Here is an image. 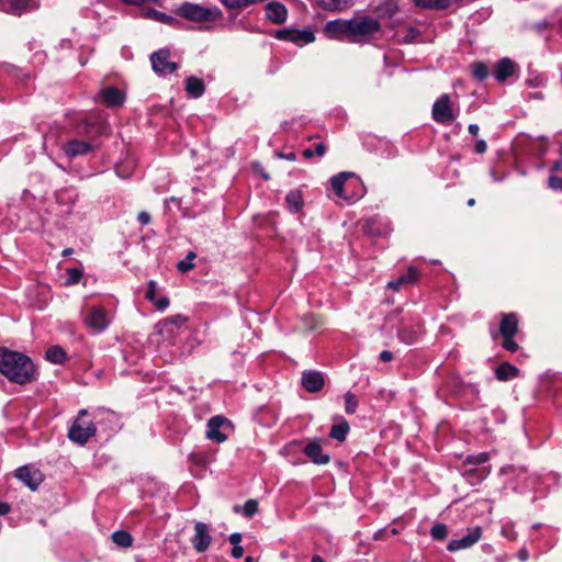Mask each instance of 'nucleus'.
I'll list each match as a JSON object with an SVG mask.
<instances>
[{"label": "nucleus", "mask_w": 562, "mask_h": 562, "mask_svg": "<svg viewBox=\"0 0 562 562\" xmlns=\"http://www.w3.org/2000/svg\"><path fill=\"white\" fill-rule=\"evenodd\" d=\"M487 149V145L483 139H477L475 142V151L479 154H484Z\"/></svg>", "instance_id": "nucleus-48"}, {"label": "nucleus", "mask_w": 562, "mask_h": 562, "mask_svg": "<svg viewBox=\"0 0 562 562\" xmlns=\"http://www.w3.org/2000/svg\"><path fill=\"white\" fill-rule=\"evenodd\" d=\"M518 330V318L514 313L504 314L499 325L502 337L515 336Z\"/></svg>", "instance_id": "nucleus-22"}, {"label": "nucleus", "mask_w": 562, "mask_h": 562, "mask_svg": "<svg viewBox=\"0 0 562 562\" xmlns=\"http://www.w3.org/2000/svg\"><path fill=\"white\" fill-rule=\"evenodd\" d=\"M157 19L160 21H167L170 20V18H167L164 13H156Z\"/></svg>", "instance_id": "nucleus-61"}, {"label": "nucleus", "mask_w": 562, "mask_h": 562, "mask_svg": "<svg viewBox=\"0 0 562 562\" xmlns=\"http://www.w3.org/2000/svg\"><path fill=\"white\" fill-rule=\"evenodd\" d=\"M303 156L305 158H312L314 156V150L311 148H306L303 150Z\"/></svg>", "instance_id": "nucleus-57"}, {"label": "nucleus", "mask_w": 562, "mask_h": 562, "mask_svg": "<svg viewBox=\"0 0 562 562\" xmlns=\"http://www.w3.org/2000/svg\"><path fill=\"white\" fill-rule=\"evenodd\" d=\"M116 173L122 177V178H126L128 177V173H124L121 169V167H116Z\"/></svg>", "instance_id": "nucleus-60"}, {"label": "nucleus", "mask_w": 562, "mask_h": 562, "mask_svg": "<svg viewBox=\"0 0 562 562\" xmlns=\"http://www.w3.org/2000/svg\"><path fill=\"white\" fill-rule=\"evenodd\" d=\"M529 554H528V551L526 549H521L518 551V559L522 562L527 561Z\"/></svg>", "instance_id": "nucleus-54"}, {"label": "nucleus", "mask_w": 562, "mask_h": 562, "mask_svg": "<svg viewBox=\"0 0 562 562\" xmlns=\"http://www.w3.org/2000/svg\"><path fill=\"white\" fill-rule=\"evenodd\" d=\"M187 322V317L182 315H175L172 317L166 318L165 321L158 324L159 331L162 334L164 331H172V326L180 327Z\"/></svg>", "instance_id": "nucleus-29"}, {"label": "nucleus", "mask_w": 562, "mask_h": 562, "mask_svg": "<svg viewBox=\"0 0 562 562\" xmlns=\"http://www.w3.org/2000/svg\"><path fill=\"white\" fill-rule=\"evenodd\" d=\"M361 229L364 234L370 236H378L383 233L380 227V218L378 216L366 218L361 224Z\"/></svg>", "instance_id": "nucleus-28"}, {"label": "nucleus", "mask_w": 562, "mask_h": 562, "mask_svg": "<svg viewBox=\"0 0 562 562\" xmlns=\"http://www.w3.org/2000/svg\"><path fill=\"white\" fill-rule=\"evenodd\" d=\"M177 14L192 22H213L222 18L217 8H206L200 4L184 2L177 9Z\"/></svg>", "instance_id": "nucleus-4"}, {"label": "nucleus", "mask_w": 562, "mask_h": 562, "mask_svg": "<svg viewBox=\"0 0 562 562\" xmlns=\"http://www.w3.org/2000/svg\"><path fill=\"white\" fill-rule=\"evenodd\" d=\"M231 428V422L222 416H213L207 422L206 437L216 442H224L227 435L221 429Z\"/></svg>", "instance_id": "nucleus-11"}, {"label": "nucleus", "mask_w": 562, "mask_h": 562, "mask_svg": "<svg viewBox=\"0 0 562 562\" xmlns=\"http://www.w3.org/2000/svg\"><path fill=\"white\" fill-rule=\"evenodd\" d=\"M103 102L109 106H116L123 103V93L114 87H108L100 92Z\"/></svg>", "instance_id": "nucleus-23"}, {"label": "nucleus", "mask_w": 562, "mask_h": 562, "mask_svg": "<svg viewBox=\"0 0 562 562\" xmlns=\"http://www.w3.org/2000/svg\"><path fill=\"white\" fill-rule=\"evenodd\" d=\"M10 512V506L7 503H0V516Z\"/></svg>", "instance_id": "nucleus-56"}, {"label": "nucleus", "mask_w": 562, "mask_h": 562, "mask_svg": "<svg viewBox=\"0 0 562 562\" xmlns=\"http://www.w3.org/2000/svg\"><path fill=\"white\" fill-rule=\"evenodd\" d=\"M317 5L330 12H344L356 3V0H316Z\"/></svg>", "instance_id": "nucleus-19"}, {"label": "nucleus", "mask_w": 562, "mask_h": 562, "mask_svg": "<svg viewBox=\"0 0 562 562\" xmlns=\"http://www.w3.org/2000/svg\"><path fill=\"white\" fill-rule=\"evenodd\" d=\"M68 278L66 280L67 285L77 284L82 278L83 271L80 268H69L67 269Z\"/></svg>", "instance_id": "nucleus-39"}, {"label": "nucleus", "mask_w": 562, "mask_h": 562, "mask_svg": "<svg viewBox=\"0 0 562 562\" xmlns=\"http://www.w3.org/2000/svg\"><path fill=\"white\" fill-rule=\"evenodd\" d=\"M311 562H325L319 555H314Z\"/></svg>", "instance_id": "nucleus-62"}, {"label": "nucleus", "mask_w": 562, "mask_h": 562, "mask_svg": "<svg viewBox=\"0 0 562 562\" xmlns=\"http://www.w3.org/2000/svg\"><path fill=\"white\" fill-rule=\"evenodd\" d=\"M258 510V503L255 499H248L243 506L245 517H252Z\"/></svg>", "instance_id": "nucleus-41"}, {"label": "nucleus", "mask_w": 562, "mask_h": 562, "mask_svg": "<svg viewBox=\"0 0 562 562\" xmlns=\"http://www.w3.org/2000/svg\"><path fill=\"white\" fill-rule=\"evenodd\" d=\"M549 188L554 191H562V178L557 176H550L548 179Z\"/></svg>", "instance_id": "nucleus-44"}, {"label": "nucleus", "mask_w": 562, "mask_h": 562, "mask_svg": "<svg viewBox=\"0 0 562 562\" xmlns=\"http://www.w3.org/2000/svg\"><path fill=\"white\" fill-rule=\"evenodd\" d=\"M490 459L487 452H480L477 454H471L467 457L465 462L469 464H482L485 463Z\"/></svg>", "instance_id": "nucleus-42"}, {"label": "nucleus", "mask_w": 562, "mask_h": 562, "mask_svg": "<svg viewBox=\"0 0 562 562\" xmlns=\"http://www.w3.org/2000/svg\"><path fill=\"white\" fill-rule=\"evenodd\" d=\"M254 170H255L257 173L261 175V177H262L265 180H269V179H270L269 175L262 170L261 165H260L259 162L254 164Z\"/></svg>", "instance_id": "nucleus-51"}, {"label": "nucleus", "mask_w": 562, "mask_h": 562, "mask_svg": "<svg viewBox=\"0 0 562 562\" xmlns=\"http://www.w3.org/2000/svg\"><path fill=\"white\" fill-rule=\"evenodd\" d=\"M71 254H72V249H71V248H66V249H64V251H63V256H65V257H66V256H70Z\"/></svg>", "instance_id": "nucleus-63"}, {"label": "nucleus", "mask_w": 562, "mask_h": 562, "mask_svg": "<svg viewBox=\"0 0 562 562\" xmlns=\"http://www.w3.org/2000/svg\"><path fill=\"white\" fill-rule=\"evenodd\" d=\"M418 276H419V271L414 267H409L405 274H402L397 279L390 281L387 283V288H390L394 291H400V289L404 284L415 283L418 279Z\"/></svg>", "instance_id": "nucleus-21"}, {"label": "nucleus", "mask_w": 562, "mask_h": 562, "mask_svg": "<svg viewBox=\"0 0 562 562\" xmlns=\"http://www.w3.org/2000/svg\"><path fill=\"white\" fill-rule=\"evenodd\" d=\"M194 550L199 553L205 552L211 542L212 537L210 535V527L201 521L195 522L194 525V535L191 540Z\"/></svg>", "instance_id": "nucleus-12"}, {"label": "nucleus", "mask_w": 562, "mask_h": 562, "mask_svg": "<svg viewBox=\"0 0 562 562\" xmlns=\"http://www.w3.org/2000/svg\"><path fill=\"white\" fill-rule=\"evenodd\" d=\"M385 533H386V530H379L374 533V539L375 540L382 539Z\"/></svg>", "instance_id": "nucleus-59"}, {"label": "nucleus", "mask_w": 562, "mask_h": 562, "mask_svg": "<svg viewBox=\"0 0 562 562\" xmlns=\"http://www.w3.org/2000/svg\"><path fill=\"white\" fill-rule=\"evenodd\" d=\"M156 307L160 311L165 310L169 305V300L167 297H160L158 300L151 301Z\"/></svg>", "instance_id": "nucleus-47"}, {"label": "nucleus", "mask_w": 562, "mask_h": 562, "mask_svg": "<svg viewBox=\"0 0 562 562\" xmlns=\"http://www.w3.org/2000/svg\"><path fill=\"white\" fill-rule=\"evenodd\" d=\"M302 385L307 392H319L324 386L323 374L318 371H304L302 374Z\"/></svg>", "instance_id": "nucleus-16"}, {"label": "nucleus", "mask_w": 562, "mask_h": 562, "mask_svg": "<svg viewBox=\"0 0 562 562\" xmlns=\"http://www.w3.org/2000/svg\"><path fill=\"white\" fill-rule=\"evenodd\" d=\"M471 70L473 77L477 80H484L488 76V68L484 63L476 61L471 65Z\"/></svg>", "instance_id": "nucleus-35"}, {"label": "nucleus", "mask_w": 562, "mask_h": 562, "mask_svg": "<svg viewBox=\"0 0 562 562\" xmlns=\"http://www.w3.org/2000/svg\"><path fill=\"white\" fill-rule=\"evenodd\" d=\"M244 554V548L239 544V546H234L233 549H232V552H231V555L234 558V559H239L241 558Z\"/></svg>", "instance_id": "nucleus-49"}, {"label": "nucleus", "mask_w": 562, "mask_h": 562, "mask_svg": "<svg viewBox=\"0 0 562 562\" xmlns=\"http://www.w3.org/2000/svg\"><path fill=\"white\" fill-rule=\"evenodd\" d=\"M482 537V529L480 527H474L468 530V533L459 539L451 540L447 549L451 552L468 549L475 544Z\"/></svg>", "instance_id": "nucleus-13"}, {"label": "nucleus", "mask_w": 562, "mask_h": 562, "mask_svg": "<svg viewBox=\"0 0 562 562\" xmlns=\"http://www.w3.org/2000/svg\"><path fill=\"white\" fill-rule=\"evenodd\" d=\"M87 414V409H80L78 418L74 422L68 431L69 439L79 445H85L95 434V426L92 422L81 420Z\"/></svg>", "instance_id": "nucleus-6"}, {"label": "nucleus", "mask_w": 562, "mask_h": 562, "mask_svg": "<svg viewBox=\"0 0 562 562\" xmlns=\"http://www.w3.org/2000/svg\"><path fill=\"white\" fill-rule=\"evenodd\" d=\"M430 535L436 540H443L448 536V528L445 524H435L431 527Z\"/></svg>", "instance_id": "nucleus-38"}, {"label": "nucleus", "mask_w": 562, "mask_h": 562, "mask_svg": "<svg viewBox=\"0 0 562 562\" xmlns=\"http://www.w3.org/2000/svg\"><path fill=\"white\" fill-rule=\"evenodd\" d=\"M29 0H0V10L20 15L27 8Z\"/></svg>", "instance_id": "nucleus-25"}, {"label": "nucleus", "mask_w": 562, "mask_h": 562, "mask_svg": "<svg viewBox=\"0 0 562 562\" xmlns=\"http://www.w3.org/2000/svg\"><path fill=\"white\" fill-rule=\"evenodd\" d=\"M495 375L499 381H507L509 379L517 378L519 375V370L508 362H503L497 367Z\"/></svg>", "instance_id": "nucleus-27"}, {"label": "nucleus", "mask_w": 562, "mask_h": 562, "mask_svg": "<svg viewBox=\"0 0 562 562\" xmlns=\"http://www.w3.org/2000/svg\"><path fill=\"white\" fill-rule=\"evenodd\" d=\"M324 34L330 40L349 42V20L337 19L324 26Z\"/></svg>", "instance_id": "nucleus-10"}, {"label": "nucleus", "mask_w": 562, "mask_h": 562, "mask_svg": "<svg viewBox=\"0 0 562 562\" xmlns=\"http://www.w3.org/2000/svg\"><path fill=\"white\" fill-rule=\"evenodd\" d=\"M413 2L423 9L441 10L448 8L452 0H413Z\"/></svg>", "instance_id": "nucleus-30"}, {"label": "nucleus", "mask_w": 562, "mask_h": 562, "mask_svg": "<svg viewBox=\"0 0 562 562\" xmlns=\"http://www.w3.org/2000/svg\"><path fill=\"white\" fill-rule=\"evenodd\" d=\"M431 116L435 122L442 125L450 124L457 119L458 111L456 112L449 94L445 93L435 101Z\"/></svg>", "instance_id": "nucleus-5"}, {"label": "nucleus", "mask_w": 562, "mask_h": 562, "mask_svg": "<svg viewBox=\"0 0 562 562\" xmlns=\"http://www.w3.org/2000/svg\"><path fill=\"white\" fill-rule=\"evenodd\" d=\"M381 31L378 19L369 15H356L349 19V42L367 43L373 35Z\"/></svg>", "instance_id": "nucleus-3"}, {"label": "nucleus", "mask_w": 562, "mask_h": 562, "mask_svg": "<svg viewBox=\"0 0 562 562\" xmlns=\"http://www.w3.org/2000/svg\"><path fill=\"white\" fill-rule=\"evenodd\" d=\"M480 131V127L477 124H470L469 125V132L471 135L476 136Z\"/></svg>", "instance_id": "nucleus-55"}, {"label": "nucleus", "mask_w": 562, "mask_h": 562, "mask_svg": "<svg viewBox=\"0 0 562 562\" xmlns=\"http://www.w3.org/2000/svg\"><path fill=\"white\" fill-rule=\"evenodd\" d=\"M170 52L168 49H159L151 54L150 61L153 69L160 76L172 74L177 70L178 65L175 61H170Z\"/></svg>", "instance_id": "nucleus-8"}, {"label": "nucleus", "mask_w": 562, "mask_h": 562, "mask_svg": "<svg viewBox=\"0 0 562 562\" xmlns=\"http://www.w3.org/2000/svg\"><path fill=\"white\" fill-rule=\"evenodd\" d=\"M393 358V355L392 352L387 351V350H384L380 353V359L384 362H389L391 361Z\"/></svg>", "instance_id": "nucleus-53"}, {"label": "nucleus", "mask_w": 562, "mask_h": 562, "mask_svg": "<svg viewBox=\"0 0 562 562\" xmlns=\"http://www.w3.org/2000/svg\"><path fill=\"white\" fill-rule=\"evenodd\" d=\"M348 431L349 425L347 422L344 420L331 427L329 436L338 441H344L346 439Z\"/></svg>", "instance_id": "nucleus-33"}, {"label": "nucleus", "mask_w": 562, "mask_h": 562, "mask_svg": "<svg viewBox=\"0 0 562 562\" xmlns=\"http://www.w3.org/2000/svg\"><path fill=\"white\" fill-rule=\"evenodd\" d=\"M113 542L121 548H130L133 544V537L130 532L119 530L112 533Z\"/></svg>", "instance_id": "nucleus-31"}, {"label": "nucleus", "mask_w": 562, "mask_h": 562, "mask_svg": "<svg viewBox=\"0 0 562 562\" xmlns=\"http://www.w3.org/2000/svg\"><path fill=\"white\" fill-rule=\"evenodd\" d=\"M420 334L419 325H412L403 323L398 329L397 336L401 341L406 345L414 344Z\"/></svg>", "instance_id": "nucleus-20"}, {"label": "nucleus", "mask_w": 562, "mask_h": 562, "mask_svg": "<svg viewBox=\"0 0 562 562\" xmlns=\"http://www.w3.org/2000/svg\"><path fill=\"white\" fill-rule=\"evenodd\" d=\"M85 324L93 331L101 333L110 325V318L102 306H92L88 308L85 315Z\"/></svg>", "instance_id": "nucleus-7"}, {"label": "nucleus", "mask_w": 562, "mask_h": 562, "mask_svg": "<svg viewBox=\"0 0 562 562\" xmlns=\"http://www.w3.org/2000/svg\"><path fill=\"white\" fill-rule=\"evenodd\" d=\"M266 18L274 24H282L288 19V9L284 4L271 1L265 7Z\"/></svg>", "instance_id": "nucleus-15"}, {"label": "nucleus", "mask_w": 562, "mask_h": 562, "mask_svg": "<svg viewBox=\"0 0 562 562\" xmlns=\"http://www.w3.org/2000/svg\"><path fill=\"white\" fill-rule=\"evenodd\" d=\"M91 150L90 144L77 139H72L64 145V151L68 157L85 155Z\"/></svg>", "instance_id": "nucleus-24"}, {"label": "nucleus", "mask_w": 562, "mask_h": 562, "mask_svg": "<svg viewBox=\"0 0 562 562\" xmlns=\"http://www.w3.org/2000/svg\"><path fill=\"white\" fill-rule=\"evenodd\" d=\"M325 153H326V146L322 143L317 144L315 147L314 154L322 157L325 155Z\"/></svg>", "instance_id": "nucleus-52"}, {"label": "nucleus", "mask_w": 562, "mask_h": 562, "mask_svg": "<svg viewBox=\"0 0 562 562\" xmlns=\"http://www.w3.org/2000/svg\"><path fill=\"white\" fill-rule=\"evenodd\" d=\"M228 540L233 547L239 546L241 542V535L239 532H234L229 536Z\"/></svg>", "instance_id": "nucleus-50"}, {"label": "nucleus", "mask_w": 562, "mask_h": 562, "mask_svg": "<svg viewBox=\"0 0 562 562\" xmlns=\"http://www.w3.org/2000/svg\"><path fill=\"white\" fill-rule=\"evenodd\" d=\"M357 406H358L357 396L351 392H347L345 394V411H346V413L353 414L356 412Z\"/></svg>", "instance_id": "nucleus-37"}, {"label": "nucleus", "mask_w": 562, "mask_h": 562, "mask_svg": "<svg viewBox=\"0 0 562 562\" xmlns=\"http://www.w3.org/2000/svg\"><path fill=\"white\" fill-rule=\"evenodd\" d=\"M0 373L18 384L31 383L36 379L35 366L27 356L4 348H0Z\"/></svg>", "instance_id": "nucleus-1"}, {"label": "nucleus", "mask_w": 562, "mask_h": 562, "mask_svg": "<svg viewBox=\"0 0 562 562\" xmlns=\"http://www.w3.org/2000/svg\"><path fill=\"white\" fill-rule=\"evenodd\" d=\"M302 322L305 330H313L321 324V321L315 315H305L302 317Z\"/></svg>", "instance_id": "nucleus-40"}, {"label": "nucleus", "mask_w": 562, "mask_h": 562, "mask_svg": "<svg viewBox=\"0 0 562 562\" xmlns=\"http://www.w3.org/2000/svg\"><path fill=\"white\" fill-rule=\"evenodd\" d=\"M517 69V66L515 63L505 57L497 61L495 65V78L499 82H504L508 77L514 75L515 70Z\"/></svg>", "instance_id": "nucleus-18"}, {"label": "nucleus", "mask_w": 562, "mask_h": 562, "mask_svg": "<svg viewBox=\"0 0 562 562\" xmlns=\"http://www.w3.org/2000/svg\"><path fill=\"white\" fill-rule=\"evenodd\" d=\"M205 87L203 80L198 77H188L186 80V91L193 98H200L204 93Z\"/></svg>", "instance_id": "nucleus-26"}, {"label": "nucleus", "mask_w": 562, "mask_h": 562, "mask_svg": "<svg viewBox=\"0 0 562 562\" xmlns=\"http://www.w3.org/2000/svg\"><path fill=\"white\" fill-rule=\"evenodd\" d=\"M285 158L289 160H295L296 156L294 153H290L289 155L285 156Z\"/></svg>", "instance_id": "nucleus-64"}, {"label": "nucleus", "mask_w": 562, "mask_h": 562, "mask_svg": "<svg viewBox=\"0 0 562 562\" xmlns=\"http://www.w3.org/2000/svg\"><path fill=\"white\" fill-rule=\"evenodd\" d=\"M156 291H157L156 282L155 281H149L148 284H147V291L145 293V297L147 300H149V301H154L155 295H156Z\"/></svg>", "instance_id": "nucleus-45"}, {"label": "nucleus", "mask_w": 562, "mask_h": 562, "mask_svg": "<svg viewBox=\"0 0 562 562\" xmlns=\"http://www.w3.org/2000/svg\"><path fill=\"white\" fill-rule=\"evenodd\" d=\"M15 476L21 480L32 491H35L43 482V474L30 467H21L16 470Z\"/></svg>", "instance_id": "nucleus-14"}, {"label": "nucleus", "mask_w": 562, "mask_h": 562, "mask_svg": "<svg viewBox=\"0 0 562 562\" xmlns=\"http://www.w3.org/2000/svg\"><path fill=\"white\" fill-rule=\"evenodd\" d=\"M286 203L291 210L299 212L303 205L302 194L297 190L290 191L286 194Z\"/></svg>", "instance_id": "nucleus-32"}, {"label": "nucleus", "mask_w": 562, "mask_h": 562, "mask_svg": "<svg viewBox=\"0 0 562 562\" xmlns=\"http://www.w3.org/2000/svg\"><path fill=\"white\" fill-rule=\"evenodd\" d=\"M137 220L142 225H147L150 223L151 217L150 214L147 213L146 211H140L137 215Z\"/></svg>", "instance_id": "nucleus-46"}, {"label": "nucleus", "mask_w": 562, "mask_h": 562, "mask_svg": "<svg viewBox=\"0 0 562 562\" xmlns=\"http://www.w3.org/2000/svg\"><path fill=\"white\" fill-rule=\"evenodd\" d=\"M196 255L193 251L188 252L187 257L177 263V268L180 272L186 273L193 269Z\"/></svg>", "instance_id": "nucleus-36"}, {"label": "nucleus", "mask_w": 562, "mask_h": 562, "mask_svg": "<svg viewBox=\"0 0 562 562\" xmlns=\"http://www.w3.org/2000/svg\"><path fill=\"white\" fill-rule=\"evenodd\" d=\"M561 170H562V162L561 161L554 162V165L552 166V171L553 172H558V171H561Z\"/></svg>", "instance_id": "nucleus-58"}, {"label": "nucleus", "mask_w": 562, "mask_h": 562, "mask_svg": "<svg viewBox=\"0 0 562 562\" xmlns=\"http://www.w3.org/2000/svg\"><path fill=\"white\" fill-rule=\"evenodd\" d=\"M303 451L316 464H326L330 460L328 454L323 453L321 443L317 440L308 442Z\"/></svg>", "instance_id": "nucleus-17"}, {"label": "nucleus", "mask_w": 562, "mask_h": 562, "mask_svg": "<svg viewBox=\"0 0 562 562\" xmlns=\"http://www.w3.org/2000/svg\"><path fill=\"white\" fill-rule=\"evenodd\" d=\"M331 189L338 198L352 203L364 194V187L353 172H340L330 179Z\"/></svg>", "instance_id": "nucleus-2"}, {"label": "nucleus", "mask_w": 562, "mask_h": 562, "mask_svg": "<svg viewBox=\"0 0 562 562\" xmlns=\"http://www.w3.org/2000/svg\"><path fill=\"white\" fill-rule=\"evenodd\" d=\"M46 358L53 363H63L66 359V352L63 348L54 346L46 351Z\"/></svg>", "instance_id": "nucleus-34"}, {"label": "nucleus", "mask_w": 562, "mask_h": 562, "mask_svg": "<svg viewBox=\"0 0 562 562\" xmlns=\"http://www.w3.org/2000/svg\"><path fill=\"white\" fill-rule=\"evenodd\" d=\"M504 340H503V348L510 351V352H515L518 350V345L517 342L514 341V336H505L503 337Z\"/></svg>", "instance_id": "nucleus-43"}, {"label": "nucleus", "mask_w": 562, "mask_h": 562, "mask_svg": "<svg viewBox=\"0 0 562 562\" xmlns=\"http://www.w3.org/2000/svg\"><path fill=\"white\" fill-rule=\"evenodd\" d=\"M276 37L283 41L295 43L296 45H305L315 41V35L310 30H292L284 29L279 30L276 33Z\"/></svg>", "instance_id": "nucleus-9"}]
</instances>
